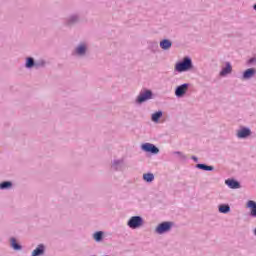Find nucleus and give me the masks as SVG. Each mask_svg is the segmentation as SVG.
Segmentation results:
<instances>
[{
    "label": "nucleus",
    "mask_w": 256,
    "mask_h": 256,
    "mask_svg": "<svg viewBox=\"0 0 256 256\" xmlns=\"http://www.w3.org/2000/svg\"><path fill=\"white\" fill-rule=\"evenodd\" d=\"M81 23V14L80 13H72L66 16L63 20L64 27L68 29H73V27L79 25Z\"/></svg>",
    "instance_id": "nucleus-2"
},
{
    "label": "nucleus",
    "mask_w": 256,
    "mask_h": 256,
    "mask_svg": "<svg viewBox=\"0 0 256 256\" xmlns=\"http://www.w3.org/2000/svg\"><path fill=\"white\" fill-rule=\"evenodd\" d=\"M233 73V66L231 65V62H226L225 67L222 68L219 75L220 77H227V75H231Z\"/></svg>",
    "instance_id": "nucleus-10"
},
{
    "label": "nucleus",
    "mask_w": 256,
    "mask_h": 256,
    "mask_svg": "<svg viewBox=\"0 0 256 256\" xmlns=\"http://www.w3.org/2000/svg\"><path fill=\"white\" fill-rule=\"evenodd\" d=\"M127 225L130 229H141V227L145 225V220L139 215L132 216L127 221Z\"/></svg>",
    "instance_id": "nucleus-6"
},
{
    "label": "nucleus",
    "mask_w": 256,
    "mask_h": 256,
    "mask_svg": "<svg viewBox=\"0 0 256 256\" xmlns=\"http://www.w3.org/2000/svg\"><path fill=\"white\" fill-rule=\"evenodd\" d=\"M124 164H125V161L123 159L114 160L112 162V169L114 171H121L123 169Z\"/></svg>",
    "instance_id": "nucleus-17"
},
{
    "label": "nucleus",
    "mask_w": 256,
    "mask_h": 256,
    "mask_svg": "<svg viewBox=\"0 0 256 256\" xmlns=\"http://www.w3.org/2000/svg\"><path fill=\"white\" fill-rule=\"evenodd\" d=\"M253 63H256V57H252L248 60V65H253Z\"/></svg>",
    "instance_id": "nucleus-28"
},
{
    "label": "nucleus",
    "mask_w": 256,
    "mask_h": 256,
    "mask_svg": "<svg viewBox=\"0 0 256 256\" xmlns=\"http://www.w3.org/2000/svg\"><path fill=\"white\" fill-rule=\"evenodd\" d=\"M191 84L189 83H183L175 88V96L178 99H181L182 97H185L187 95V91H189V87Z\"/></svg>",
    "instance_id": "nucleus-7"
},
{
    "label": "nucleus",
    "mask_w": 256,
    "mask_h": 256,
    "mask_svg": "<svg viewBox=\"0 0 256 256\" xmlns=\"http://www.w3.org/2000/svg\"><path fill=\"white\" fill-rule=\"evenodd\" d=\"M141 149L144 153H150V155H158L159 148L155 146V144L144 143L141 145Z\"/></svg>",
    "instance_id": "nucleus-8"
},
{
    "label": "nucleus",
    "mask_w": 256,
    "mask_h": 256,
    "mask_svg": "<svg viewBox=\"0 0 256 256\" xmlns=\"http://www.w3.org/2000/svg\"><path fill=\"white\" fill-rule=\"evenodd\" d=\"M103 237H105L104 231H96L93 234V239H94V241H96V243H101V241H103Z\"/></svg>",
    "instance_id": "nucleus-22"
},
{
    "label": "nucleus",
    "mask_w": 256,
    "mask_h": 256,
    "mask_svg": "<svg viewBox=\"0 0 256 256\" xmlns=\"http://www.w3.org/2000/svg\"><path fill=\"white\" fill-rule=\"evenodd\" d=\"M87 51H89V44L87 42H80L72 51V55L75 57H86Z\"/></svg>",
    "instance_id": "nucleus-4"
},
{
    "label": "nucleus",
    "mask_w": 256,
    "mask_h": 256,
    "mask_svg": "<svg viewBox=\"0 0 256 256\" xmlns=\"http://www.w3.org/2000/svg\"><path fill=\"white\" fill-rule=\"evenodd\" d=\"M25 67L26 69H33V67L35 68V58L31 56L27 57L25 62Z\"/></svg>",
    "instance_id": "nucleus-24"
},
{
    "label": "nucleus",
    "mask_w": 256,
    "mask_h": 256,
    "mask_svg": "<svg viewBox=\"0 0 256 256\" xmlns=\"http://www.w3.org/2000/svg\"><path fill=\"white\" fill-rule=\"evenodd\" d=\"M193 69V60L189 56H185L181 61H178L174 66L176 73H186Z\"/></svg>",
    "instance_id": "nucleus-1"
},
{
    "label": "nucleus",
    "mask_w": 256,
    "mask_h": 256,
    "mask_svg": "<svg viewBox=\"0 0 256 256\" xmlns=\"http://www.w3.org/2000/svg\"><path fill=\"white\" fill-rule=\"evenodd\" d=\"M254 75H256V69L248 68L242 73V80L249 81V79H253Z\"/></svg>",
    "instance_id": "nucleus-11"
},
{
    "label": "nucleus",
    "mask_w": 256,
    "mask_h": 256,
    "mask_svg": "<svg viewBox=\"0 0 256 256\" xmlns=\"http://www.w3.org/2000/svg\"><path fill=\"white\" fill-rule=\"evenodd\" d=\"M196 169H200V171H215L214 166H209L205 163H198L195 166Z\"/></svg>",
    "instance_id": "nucleus-18"
},
{
    "label": "nucleus",
    "mask_w": 256,
    "mask_h": 256,
    "mask_svg": "<svg viewBox=\"0 0 256 256\" xmlns=\"http://www.w3.org/2000/svg\"><path fill=\"white\" fill-rule=\"evenodd\" d=\"M173 155H177L179 161H187V155L183 154L181 151H174Z\"/></svg>",
    "instance_id": "nucleus-26"
},
{
    "label": "nucleus",
    "mask_w": 256,
    "mask_h": 256,
    "mask_svg": "<svg viewBox=\"0 0 256 256\" xmlns=\"http://www.w3.org/2000/svg\"><path fill=\"white\" fill-rule=\"evenodd\" d=\"M173 225H175V223L171 221L161 222L156 226L155 233H157V235H165V233H169V231L173 229Z\"/></svg>",
    "instance_id": "nucleus-5"
},
{
    "label": "nucleus",
    "mask_w": 256,
    "mask_h": 256,
    "mask_svg": "<svg viewBox=\"0 0 256 256\" xmlns=\"http://www.w3.org/2000/svg\"><path fill=\"white\" fill-rule=\"evenodd\" d=\"M154 97L155 94H153V90L144 88L137 96L135 103L136 105H143V103L151 101V99H153Z\"/></svg>",
    "instance_id": "nucleus-3"
},
{
    "label": "nucleus",
    "mask_w": 256,
    "mask_h": 256,
    "mask_svg": "<svg viewBox=\"0 0 256 256\" xmlns=\"http://www.w3.org/2000/svg\"><path fill=\"white\" fill-rule=\"evenodd\" d=\"M47 66V61L45 59H39L35 61L34 69H43Z\"/></svg>",
    "instance_id": "nucleus-25"
},
{
    "label": "nucleus",
    "mask_w": 256,
    "mask_h": 256,
    "mask_svg": "<svg viewBox=\"0 0 256 256\" xmlns=\"http://www.w3.org/2000/svg\"><path fill=\"white\" fill-rule=\"evenodd\" d=\"M253 9H254V11H256V4L253 5Z\"/></svg>",
    "instance_id": "nucleus-30"
},
{
    "label": "nucleus",
    "mask_w": 256,
    "mask_h": 256,
    "mask_svg": "<svg viewBox=\"0 0 256 256\" xmlns=\"http://www.w3.org/2000/svg\"><path fill=\"white\" fill-rule=\"evenodd\" d=\"M9 189H13V182L3 181L0 183V191H7Z\"/></svg>",
    "instance_id": "nucleus-21"
},
{
    "label": "nucleus",
    "mask_w": 256,
    "mask_h": 256,
    "mask_svg": "<svg viewBox=\"0 0 256 256\" xmlns=\"http://www.w3.org/2000/svg\"><path fill=\"white\" fill-rule=\"evenodd\" d=\"M10 247L13 249V251H21L23 249V246L17 241V238L15 237L10 238Z\"/></svg>",
    "instance_id": "nucleus-15"
},
{
    "label": "nucleus",
    "mask_w": 256,
    "mask_h": 256,
    "mask_svg": "<svg viewBox=\"0 0 256 256\" xmlns=\"http://www.w3.org/2000/svg\"><path fill=\"white\" fill-rule=\"evenodd\" d=\"M225 185H227L229 189H241V182L235 180L234 178L225 180Z\"/></svg>",
    "instance_id": "nucleus-12"
},
{
    "label": "nucleus",
    "mask_w": 256,
    "mask_h": 256,
    "mask_svg": "<svg viewBox=\"0 0 256 256\" xmlns=\"http://www.w3.org/2000/svg\"><path fill=\"white\" fill-rule=\"evenodd\" d=\"M246 207L250 209V217L256 218V202L249 200L246 204Z\"/></svg>",
    "instance_id": "nucleus-16"
},
{
    "label": "nucleus",
    "mask_w": 256,
    "mask_h": 256,
    "mask_svg": "<svg viewBox=\"0 0 256 256\" xmlns=\"http://www.w3.org/2000/svg\"><path fill=\"white\" fill-rule=\"evenodd\" d=\"M149 49H151L152 53H157L159 51V43L150 42Z\"/></svg>",
    "instance_id": "nucleus-27"
},
{
    "label": "nucleus",
    "mask_w": 256,
    "mask_h": 256,
    "mask_svg": "<svg viewBox=\"0 0 256 256\" xmlns=\"http://www.w3.org/2000/svg\"><path fill=\"white\" fill-rule=\"evenodd\" d=\"M45 244H39L36 249L31 253V256H43L45 255Z\"/></svg>",
    "instance_id": "nucleus-14"
},
{
    "label": "nucleus",
    "mask_w": 256,
    "mask_h": 256,
    "mask_svg": "<svg viewBox=\"0 0 256 256\" xmlns=\"http://www.w3.org/2000/svg\"><path fill=\"white\" fill-rule=\"evenodd\" d=\"M142 179L146 183H153V181H155V174L151 172L144 173Z\"/></svg>",
    "instance_id": "nucleus-20"
},
{
    "label": "nucleus",
    "mask_w": 256,
    "mask_h": 256,
    "mask_svg": "<svg viewBox=\"0 0 256 256\" xmlns=\"http://www.w3.org/2000/svg\"><path fill=\"white\" fill-rule=\"evenodd\" d=\"M191 159L195 162V163H199V158L197 156H191Z\"/></svg>",
    "instance_id": "nucleus-29"
},
{
    "label": "nucleus",
    "mask_w": 256,
    "mask_h": 256,
    "mask_svg": "<svg viewBox=\"0 0 256 256\" xmlns=\"http://www.w3.org/2000/svg\"><path fill=\"white\" fill-rule=\"evenodd\" d=\"M218 211L219 213L227 215V213H231V206L229 204H220L218 206Z\"/></svg>",
    "instance_id": "nucleus-19"
},
{
    "label": "nucleus",
    "mask_w": 256,
    "mask_h": 256,
    "mask_svg": "<svg viewBox=\"0 0 256 256\" xmlns=\"http://www.w3.org/2000/svg\"><path fill=\"white\" fill-rule=\"evenodd\" d=\"M251 128L241 126L239 130H237L236 137L238 139H247V137H251Z\"/></svg>",
    "instance_id": "nucleus-9"
},
{
    "label": "nucleus",
    "mask_w": 256,
    "mask_h": 256,
    "mask_svg": "<svg viewBox=\"0 0 256 256\" xmlns=\"http://www.w3.org/2000/svg\"><path fill=\"white\" fill-rule=\"evenodd\" d=\"M161 117H163V111L158 110L151 115V121H153V123H159Z\"/></svg>",
    "instance_id": "nucleus-23"
},
{
    "label": "nucleus",
    "mask_w": 256,
    "mask_h": 256,
    "mask_svg": "<svg viewBox=\"0 0 256 256\" xmlns=\"http://www.w3.org/2000/svg\"><path fill=\"white\" fill-rule=\"evenodd\" d=\"M171 47H173V41L167 38H164L160 41V49H162L163 51H169Z\"/></svg>",
    "instance_id": "nucleus-13"
}]
</instances>
